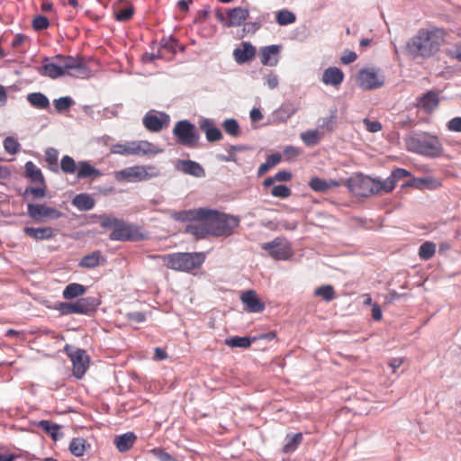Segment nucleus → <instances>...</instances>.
Masks as SVG:
<instances>
[{
    "label": "nucleus",
    "mask_w": 461,
    "mask_h": 461,
    "mask_svg": "<svg viewBox=\"0 0 461 461\" xmlns=\"http://www.w3.org/2000/svg\"><path fill=\"white\" fill-rule=\"evenodd\" d=\"M177 220H206L209 232L215 237H229L240 224L237 216L221 213L216 210L198 208L178 213Z\"/></svg>",
    "instance_id": "1"
},
{
    "label": "nucleus",
    "mask_w": 461,
    "mask_h": 461,
    "mask_svg": "<svg viewBox=\"0 0 461 461\" xmlns=\"http://www.w3.org/2000/svg\"><path fill=\"white\" fill-rule=\"evenodd\" d=\"M38 72L44 77L56 79L63 76L86 77L90 74L84 59L79 57L56 55L43 59V65L38 68Z\"/></svg>",
    "instance_id": "2"
},
{
    "label": "nucleus",
    "mask_w": 461,
    "mask_h": 461,
    "mask_svg": "<svg viewBox=\"0 0 461 461\" xmlns=\"http://www.w3.org/2000/svg\"><path fill=\"white\" fill-rule=\"evenodd\" d=\"M444 36V31L436 27L420 29L407 42L406 50L413 58H430L439 50Z\"/></svg>",
    "instance_id": "3"
},
{
    "label": "nucleus",
    "mask_w": 461,
    "mask_h": 461,
    "mask_svg": "<svg viewBox=\"0 0 461 461\" xmlns=\"http://www.w3.org/2000/svg\"><path fill=\"white\" fill-rule=\"evenodd\" d=\"M407 150L435 158L443 155V146L437 136L427 132H411L404 138Z\"/></svg>",
    "instance_id": "4"
},
{
    "label": "nucleus",
    "mask_w": 461,
    "mask_h": 461,
    "mask_svg": "<svg viewBox=\"0 0 461 461\" xmlns=\"http://www.w3.org/2000/svg\"><path fill=\"white\" fill-rule=\"evenodd\" d=\"M152 258H159L167 268L189 272L194 269L199 268L205 260V256L202 252H177L166 255H154Z\"/></svg>",
    "instance_id": "5"
},
{
    "label": "nucleus",
    "mask_w": 461,
    "mask_h": 461,
    "mask_svg": "<svg viewBox=\"0 0 461 461\" xmlns=\"http://www.w3.org/2000/svg\"><path fill=\"white\" fill-rule=\"evenodd\" d=\"M348 189L357 196L367 197L384 192L383 182L362 174L350 176L347 182Z\"/></svg>",
    "instance_id": "6"
},
{
    "label": "nucleus",
    "mask_w": 461,
    "mask_h": 461,
    "mask_svg": "<svg viewBox=\"0 0 461 461\" xmlns=\"http://www.w3.org/2000/svg\"><path fill=\"white\" fill-rule=\"evenodd\" d=\"M176 143L185 147L194 148L197 146L200 136L195 128L188 120L178 121L172 131Z\"/></svg>",
    "instance_id": "7"
},
{
    "label": "nucleus",
    "mask_w": 461,
    "mask_h": 461,
    "mask_svg": "<svg viewBox=\"0 0 461 461\" xmlns=\"http://www.w3.org/2000/svg\"><path fill=\"white\" fill-rule=\"evenodd\" d=\"M385 77L380 69L366 68L358 72L357 82L364 90L380 88L384 85Z\"/></svg>",
    "instance_id": "8"
},
{
    "label": "nucleus",
    "mask_w": 461,
    "mask_h": 461,
    "mask_svg": "<svg viewBox=\"0 0 461 461\" xmlns=\"http://www.w3.org/2000/svg\"><path fill=\"white\" fill-rule=\"evenodd\" d=\"M98 301L94 297H83L75 303H60L58 310L64 315L72 313L88 314L95 310Z\"/></svg>",
    "instance_id": "9"
},
{
    "label": "nucleus",
    "mask_w": 461,
    "mask_h": 461,
    "mask_svg": "<svg viewBox=\"0 0 461 461\" xmlns=\"http://www.w3.org/2000/svg\"><path fill=\"white\" fill-rule=\"evenodd\" d=\"M64 351L68 354L72 361L74 376H76L77 379H81L88 368V355L84 349L75 348L68 344L64 347Z\"/></svg>",
    "instance_id": "10"
},
{
    "label": "nucleus",
    "mask_w": 461,
    "mask_h": 461,
    "mask_svg": "<svg viewBox=\"0 0 461 461\" xmlns=\"http://www.w3.org/2000/svg\"><path fill=\"white\" fill-rule=\"evenodd\" d=\"M148 169L154 170L152 167L134 166L124 168L114 173L117 181L140 182L151 178L156 174L148 172Z\"/></svg>",
    "instance_id": "11"
},
{
    "label": "nucleus",
    "mask_w": 461,
    "mask_h": 461,
    "mask_svg": "<svg viewBox=\"0 0 461 461\" xmlns=\"http://www.w3.org/2000/svg\"><path fill=\"white\" fill-rule=\"evenodd\" d=\"M27 214L37 222L44 221L46 219H59L62 215L61 212L55 208L38 203H29Z\"/></svg>",
    "instance_id": "12"
},
{
    "label": "nucleus",
    "mask_w": 461,
    "mask_h": 461,
    "mask_svg": "<svg viewBox=\"0 0 461 461\" xmlns=\"http://www.w3.org/2000/svg\"><path fill=\"white\" fill-rule=\"evenodd\" d=\"M138 232L131 224L120 220L109 238L112 240L134 241L138 240Z\"/></svg>",
    "instance_id": "13"
},
{
    "label": "nucleus",
    "mask_w": 461,
    "mask_h": 461,
    "mask_svg": "<svg viewBox=\"0 0 461 461\" xmlns=\"http://www.w3.org/2000/svg\"><path fill=\"white\" fill-rule=\"evenodd\" d=\"M145 128L151 132H158L169 123V115L160 113L159 115L153 112L147 113L142 120Z\"/></svg>",
    "instance_id": "14"
},
{
    "label": "nucleus",
    "mask_w": 461,
    "mask_h": 461,
    "mask_svg": "<svg viewBox=\"0 0 461 461\" xmlns=\"http://www.w3.org/2000/svg\"><path fill=\"white\" fill-rule=\"evenodd\" d=\"M439 104L438 93L429 90L417 98L415 106L426 113H432L438 107Z\"/></svg>",
    "instance_id": "15"
},
{
    "label": "nucleus",
    "mask_w": 461,
    "mask_h": 461,
    "mask_svg": "<svg viewBox=\"0 0 461 461\" xmlns=\"http://www.w3.org/2000/svg\"><path fill=\"white\" fill-rule=\"evenodd\" d=\"M262 249L268 251L269 255L277 260H284L290 257L291 251L287 245L284 244L278 238L271 242L261 245Z\"/></svg>",
    "instance_id": "16"
},
{
    "label": "nucleus",
    "mask_w": 461,
    "mask_h": 461,
    "mask_svg": "<svg viewBox=\"0 0 461 461\" xmlns=\"http://www.w3.org/2000/svg\"><path fill=\"white\" fill-rule=\"evenodd\" d=\"M281 46L270 45L260 50L261 63L265 66L274 67L278 63Z\"/></svg>",
    "instance_id": "17"
},
{
    "label": "nucleus",
    "mask_w": 461,
    "mask_h": 461,
    "mask_svg": "<svg viewBox=\"0 0 461 461\" xmlns=\"http://www.w3.org/2000/svg\"><path fill=\"white\" fill-rule=\"evenodd\" d=\"M176 168L194 177H203L205 176L203 167L199 163L193 160H179Z\"/></svg>",
    "instance_id": "18"
},
{
    "label": "nucleus",
    "mask_w": 461,
    "mask_h": 461,
    "mask_svg": "<svg viewBox=\"0 0 461 461\" xmlns=\"http://www.w3.org/2000/svg\"><path fill=\"white\" fill-rule=\"evenodd\" d=\"M241 301L246 305V310L249 312H260L265 306L257 296L253 290L246 291L241 295Z\"/></svg>",
    "instance_id": "19"
},
{
    "label": "nucleus",
    "mask_w": 461,
    "mask_h": 461,
    "mask_svg": "<svg viewBox=\"0 0 461 461\" xmlns=\"http://www.w3.org/2000/svg\"><path fill=\"white\" fill-rule=\"evenodd\" d=\"M256 48L249 42H242L240 48H237L233 51L235 60L239 64H243L254 58Z\"/></svg>",
    "instance_id": "20"
},
{
    "label": "nucleus",
    "mask_w": 461,
    "mask_h": 461,
    "mask_svg": "<svg viewBox=\"0 0 461 461\" xmlns=\"http://www.w3.org/2000/svg\"><path fill=\"white\" fill-rule=\"evenodd\" d=\"M249 12L246 8L236 7L227 12L228 20L225 22L227 27L240 26L248 17Z\"/></svg>",
    "instance_id": "21"
},
{
    "label": "nucleus",
    "mask_w": 461,
    "mask_h": 461,
    "mask_svg": "<svg viewBox=\"0 0 461 461\" xmlns=\"http://www.w3.org/2000/svg\"><path fill=\"white\" fill-rule=\"evenodd\" d=\"M184 221H194L186 225L185 232L197 238H203L205 235L210 234L206 220H185Z\"/></svg>",
    "instance_id": "22"
},
{
    "label": "nucleus",
    "mask_w": 461,
    "mask_h": 461,
    "mask_svg": "<svg viewBox=\"0 0 461 461\" xmlns=\"http://www.w3.org/2000/svg\"><path fill=\"white\" fill-rule=\"evenodd\" d=\"M23 232L35 240H50L55 236V230L51 227H25Z\"/></svg>",
    "instance_id": "23"
},
{
    "label": "nucleus",
    "mask_w": 461,
    "mask_h": 461,
    "mask_svg": "<svg viewBox=\"0 0 461 461\" xmlns=\"http://www.w3.org/2000/svg\"><path fill=\"white\" fill-rule=\"evenodd\" d=\"M200 129L205 133L206 139L210 142L217 141L222 139L221 131L214 126L209 119H203L200 122Z\"/></svg>",
    "instance_id": "24"
},
{
    "label": "nucleus",
    "mask_w": 461,
    "mask_h": 461,
    "mask_svg": "<svg viewBox=\"0 0 461 461\" xmlns=\"http://www.w3.org/2000/svg\"><path fill=\"white\" fill-rule=\"evenodd\" d=\"M410 175L411 173L404 168L394 169L390 176H388L384 181H382L384 185V192L390 193L395 187L396 183L400 179L407 177Z\"/></svg>",
    "instance_id": "25"
},
{
    "label": "nucleus",
    "mask_w": 461,
    "mask_h": 461,
    "mask_svg": "<svg viewBox=\"0 0 461 461\" xmlns=\"http://www.w3.org/2000/svg\"><path fill=\"white\" fill-rule=\"evenodd\" d=\"M343 79V72L335 67L327 68L322 74V82L327 86H337L341 84Z\"/></svg>",
    "instance_id": "26"
},
{
    "label": "nucleus",
    "mask_w": 461,
    "mask_h": 461,
    "mask_svg": "<svg viewBox=\"0 0 461 461\" xmlns=\"http://www.w3.org/2000/svg\"><path fill=\"white\" fill-rule=\"evenodd\" d=\"M317 124V130H319L321 135L333 131L337 125L336 110L331 111L329 117L320 118Z\"/></svg>",
    "instance_id": "27"
},
{
    "label": "nucleus",
    "mask_w": 461,
    "mask_h": 461,
    "mask_svg": "<svg viewBox=\"0 0 461 461\" xmlns=\"http://www.w3.org/2000/svg\"><path fill=\"white\" fill-rule=\"evenodd\" d=\"M72 204L80 211H89L94 208L95 200L88 194H78L73 198Z\"/></svg>",
    "instance_id": "28"
},
{
    "label": "nucleus",
    "mask_w": 461,
    "mask_h": 461,
    "mask_svg": "<svg viewBox=\"0 0 461 461\" xmlns=\"http://www.w3.org/2000/svg\"><path fill=\"white\" fill-rule=\"evenodd\" d=\"M136 439L135 434H121L114 438V444L120 452H126L131 448Z\"/></svg>",
    "instance_id": "29"
},
{
    "label": "nucleus",
    "mask_w": 461,
    "mask_h": 461,
    "mask_svg": "<svg viewBox=\"0 0 461 461\" xmlns=\"http://www.w3.org/2000/svg\"><path fill=\"white\" fill-rule=\"evenodd\" d=\"M133 155L157 154L159 152L156 147L146 140L131 141Z\"/></svg>",
    "instance_id": "30"
},
{
    "label": "nucleus",
    "mask_w": 461,
    "mask_h": 461,
    "mask_svg": "<svg viewBox=\"0 0 461 461\" xmlns=\"http://www.w3.org/2000/svg\"><path fill=\"white\" fill-rule=\"evenodd\" d=\"M101 176V172L90 165L87 161H79L77 164V177L87 178V177H98Z\"/></svg>",
    "instance_id": "31"
},
{
    "label": "nucleus",
    "mask_w": 461,
    "mask_h": 461,
    "mask_svg": "<svg viewBox=\"0 0 461 461\" xmlns=\"http://www.w3.org/2000/svg\"><path fill=\"white\" fill-rule=\"evenodd\" d=\"M339 184L336 180L326 181L319 177H313L309 182V186L316 192H326L327 190L339 186Z\"/></svg>",
    "instance_id": "32"
},
{
    "label": "nucleus",
    "mask_w": 461,
    "mask_h": 461,
    "mask_svg": "<svg viewBox=\"0 0 461 461\" xmlns=\"http://www.w3.org/2000/svg\"><path fill=\"white\" fill-rule=\"evenodd\" d=\"M27 101L37 109H47L50 106L49 98L41 92L30 93L27 95Z\"/></svg>",
    "instance_id": "33"
},
{
    "label": "nucleus",
    "mask_w": 461,
    "mask_h": 461,
    "mask_svg": "<svg viewBox=\"0 0 461 461\" xmlns=\"http://www.w3.org/2000/svg\"><path fill=\"white\" fill-rule=\"evenodd\" d=\"M102 254L100 251H94L83 257L79 262V266L86 268H94L100 265Z\"/></svg>",
    "instance_id": "34"
},
{
    "label": "nucleus",
    "mask_w": 461,
    "mask_h": 461,
    "mask_svg": "<svg viewBox=\"0 0 461 461\" xmlns=\"http://www.w3.org/2000/svg\"><path fill=\"white\" fill-rule=\"evenodd\" d=\"M25 173L28 177L31 178L32 182L35 183H44V177L42 176V173L39 167H36V165L32 162L28 161L25 164Z\"/></svg>",
    "instance_id": "35"
},
{
    "label": "nucleus",
    "mask_w": 461,
    "mask_h": 461,
    "mask_svg": "<svg viewBox=\"0 0 461 461\" xmlns=\"http://www.w3.org/2000/svg\"><path fill=\"white\" fill-rule=\"evenodd\" d=\"M321 136L322 135L317 129L306 131L302 132L300 135L303 143L308 147L317 145L320 142Z\"/></svg>",
    "instance_id": "36"
},
{
    "label": "nucleus",
    "mask_w": 461,
    "mask_h": 461,
    "mask_svg": "<svg viewBox=\"0 0 461 461\" xmlns=\"http://www.w3.org/2000/svg\"><path fill=\"white\" fill-rule=\"evenodd\" d=\"M86 287L77 283H71L66 286L63 291V297L65 299H73L75 297L84 294Z\"/></svg>",
    "instance_id": "37"
},
{
    "label": "nucleus",
    "mask_w": 461,
    "mask_h": 461,
    "mask_svg": "<svg viewBox=\"0 0 461 461\" xmlns=\"http://www.w3.org/2000/svg\"><path fill=\"white\" fill-rule=\"evenodd\" d=\"M281 161V155L279 153H274L267 157L265 163H262L258 169V176L265 175L271 167H275Z\"/></svg>",
    "instance_id": "38"
},
{
    "label": "nucleus",
    "mask_w": 461,
    "mask_h": 461,
    "mask_svg": "<svg viewBox=\"0 0 461 461\" xmlns=\"http://www.w3.org/2000/svg\"><path fill=\"white\" fill-rule=\"evenodd\" d=\"M295 20V14L287 9L278 11L276 15V21L280 26H285L294 23Z\"/></svg>",
    "instance_id": "39"
},
{
    "label": "nucleus",
    "mask_w": 461,
    "mask_h": 461,
    "mask_svg": "<svg viewBox=\"0 0 461 461\" xmlns=\"http://www.w3.org/2000/svg\"><path fill=\"white\" fill-rule=\"evenodd\" d=\"M256 340V338L250 339L249 337H232L225 340V344L231 348H248L251 345V341Z\"/></svg>",
    "instance_id": "40"
},
{
    "label": "nucleus",
    "mask_w": 461,
    "mask_h": 461,
    "mask_svg": "<svg viewBox=\"0 0 461 461\" xmlns=\"http://www.w3.org/2000/svg\"><path fill=\"white\" fill-rule=\"evenodd\" d=\"M222 127L226 133L232 137H238L240 134V125L235 119H227L222 122Z\"/></svg>",
    "instance_id": "41"
},
{
    "label": "nucleus",
    "mask_w": 461,
    "mask_h": 461,
    "mask_svg": "<svg viewBox=\"0 0 461 461\" xmlns=\"http://www.w3.org/2000/svg\"><path fill=\"white\" fill-rule=\"evenodd\" d=\"M69 450L76 456H81L86 451V440L82 438H73L69 445Z\"/></svg>",
    "instance_id": "42"
},
{
    "label": "nucleus",
    "mask_w": 461,
    "mask_h": 461,
    "mask_svg": "<svg viewBox=\"0 0 461 461\" xmlns=\"http://www.w3.org/2000/svg\"><path fill=\"white\" fill-rule=\"evenodd\" d=\"M436 246L433 242L426 241L420 245L419 249V256L424 260H428L435 254Z\"/></svg>",
    "instance_id": "43"
},
{
    "label": "nucleus",
    "mask_w": 461,
    "mask_h": 461,
    "mask_svg": "<svg viewBox=\"0 0 461 461\" xmlns=\"http://www.w3.org/2000/svg\"><path fill=\"white\" fill-rule=\"evenodd\" d=\"M5 150L11 154H17L21 149V144L11 136L6 137L3 141Z\"/></svg>",
    "instance_id": "44"
},
{
    "label": "nucleus",
    "mask_w": 461,
    "mask_h": 461,
    "mask_svg": "<svg viewBox=\"0 0 461 461\" xmlns=\"http://www.w3.org/2000/svg\"><path fill=\"white\" fill-rule=\"evenodd\" d=\"M297 112V108L293 104H283L276 112L281 120L285 121Z\"/></svg>",
    "instance_id": "45"
},
{
    "label": "nucleus",
    "mask_w": 461,
    "mask_h": 461,
    "mask_svg": "<svg viewBox=\"0 0 461 461\" xmlns=\"http://www.w3.org/2000/svg\"><path fill=\"white\" fill-rule=\"evenodd\" d=\"M303 434H294L293 437L287 439V442L285 444L283 447V451L285 453H292L294 452L298 446L302 443Z\"/></svg>",
    "instance_id": "46"
},
{
    "label": "nucleus",
    "mask_w": 461,
    "mask_h": 461,
    "mask_svg": "<svg viewBox=\"0 0 461 461\" xmlns=\"http://www.w3.org/2000/svg\"><path fill=\"white\" fill-rule=\"evenodd\" d=\"M410 185L414 186L419 189L429 188L432 189L437 186L434 179L427 177V178H414L411 182Z\"/></svg>",
    "instance_id": "47"
},
{
    "label": "nucleus",
    "mask_w": 461,
    "mask_h": 461,
    "mask_svg": "<svg viewBox=\"0 0 461 461\" xmlns=\"http://www.w3.org/2000/svg\"><path fill=\"white\" fill-rule=\"evenodd\" d=\"M60 168L66 174H73L77 169V165L73 158L66 155L60 160Z\"/></svg>",
    "instance_id": "48"
},
{
    "label": "nucleus",
    "mask_w": 461,
    "mask_h": 461,
    "mask_svg": "<svg viewBox=\"0 0 461 461\" xmlns=\"http://www.w3.org/2000/svg\"><path fill=\"white\" fill-rule=\"evenodd\" d=\"M111 153L119 155H133L131 142L113 145L111 147Z\"/></svg>",
    "instance_id": "49"
},
{
    "label": "nucleus",
    "mask_w": 461,
    "mask_h": 461,
    "mask_svg": "<svg viewBox=\"0 0 461 461\" xmlns=\"http://www.w3.org/2000/svg\"><path fill=\"white\" fill-rule=\"evenodd\" d=\"M315 295L321 296L329 302L334 298V289L331 285H323L315 290Z\"/></svg>",
    "instance_id": "50"
},
{
    "label": "nucleus",
    "mask_w": 461,
    "mask_h": 461,
    "mask_svg": "<svg viewBox=\"0 0 461 461\" xmlns=\"http://www.w3.org/2000/svg\"><path fill=\"white\" fill-rule=\"evenodd\" d=\"M73 104V100L69 96L60 97L54 100V106L58 112L68 110Z\"/></svg>",
    "instance_id": "51"
},
{
    "label": "nucleus",
    "mask_w": 461,
    "mask_h": 461,
    "mask_svg": "<svg viewBox=\"0 0 461 461\" xmlns=\"http://www.w3.org/2000/svg\"><path fill=\"white\" fill-rule=\"evenodd\" d=\"M134 13V8L132 5H129L124 9L119 10L115 13V18L119 22H126L129 21Z\"/></svg>",
    "instance_id": "52"
},
{
    "label": "nucleus",
    "mask_w": 461,
    "mask_h": 461,
    "mask_svg": "<svg viewBox=\"0 0 461 461\" xmlns=\"http://www.w3.org/2000/svg\"><path fill=\"white\" fill-rule=\"evenodd\" d=\"M34 424L37 428L44 430L45 432H58L60 429L59 425L50 420H40Z\"/></svg>",
    "instance_id": "53"
},
{
    "label": "nucleus",
    "mask_w": 461,
    "mask_h": 461,
    "mask_svg": "<svg viewBox=\"0 0 461 461\" xmlns=\"http://www.w3.org/2000/svg\"><path fill=\"white\" fill-rule=\"evenodd\" d=\"M271 194L275 197L286 198L291 195V189L284 185H276L272 188Z\"/></svg>",
    "instance_id": "54"
},
{
    "label": "nucleus",
    "mask_w": 461,
    "mask_h": 461,
    "mask_svg": "<svg viewBox=\"0 0 461 461\" xmlns=\"http://www.w3.org/2000/svg\"><path fill=\"white\" fill-rule=\"evenodd\" d=\"M50 25V22L47 17L43 15H37L32 20V28L35 31H41L47 29Z\"/></svg>",
    "instance_id": "55"
},
{
    "label": "nucleus",
    "mask_w": 461,
    "mask_h": 461,
    "mask_svg": "<svg viewBox=\"0 0 461 461\" xmlns=\"http://www.w3.org/2000/svg\"><path fill=\"white\" fill-rule=\"evenodd\" d=\"M363 123L366 130L371 133L378 132L382 130V124L377 121H371L367 118L363 119Z\"/></svg>",
    "instance_id": "56"
},
{
    "label": "nucleus",
    "mask_w": 461,
    "mask_h": 461,
    "mask_svg": "<svg viewBox=\"0 0 461 461\" xmlns=\"http://www.w3.org/2000/svg\"><path fill=\"white\" fill-rule=\"evenodd\" d=\"M120 219L108 217V216H102L100 221L101 227L104 229H111L112 231L114 230L115 226L119 222Z\"/></svg>",
    "instance_id": "57"
},
{
    "label": "nucleus",
    "mask_w": 461,
    "mask_h": 461,
    "mask_svg": "<svg viewBox=\"0 0 461 461\" xmlns=\"http://www.w3.org/2000/svg\"><path fill=\"white\" fill-rule=\"evenodd\" d=\"M128 321L135 323H141L146 321V316L141 312H132L126 314Z\"/></svg>",
    "instance_id": "58"
},
{
    "label": "nucleus",
    "mask_w": 461,
    "mask_h": 461,
    "mask_svg": "<svg viewBox=\"0 0 461 461\" xmlns=\"http://www.w3.org/2000/svg\"><path fill=\"white\" fill-rule=\"evenodd\" d=\"M447 127L450 131L461 132V117H455L448 121Z\"/></svg>",
    "instance_id": "59"
},
{
    "label": "nucleus",
    "mask_w": 461,
    "mask_h": 461,
    "mask_svg": "<svg viewBox=\"0 0 461 461\" xmlns=\"http://www.w3.org/2000/svg\"><path fill=\"white\" fill-rule=\"evenodd\" d=\"M267 85L269 89H275L278 86V77L274 73H269L266 76Z\"/></svg>",
    "instance_id": "60"
},
{
    "label": "nucleus",
    "mask_w": 461,
    "mask_h": 461,
    "mask_svg": "<svg viewBox=\"0 0 461 461\" xmlns=\"http://www.w3.org/2000/svg\"><path fill=\"white\" fill-rule=\"evenodd\" d=\"M278 226L287 230H294L298 227L297 221L282 220L278 221Z\"/></svg>",
    "instance_id": "61"
},
{
    "label": "nucleus",
    "mask_w": 461,
    "mask_h": 461,
    "mask_svg": "<svg viewBox=\"0 0 461 461\" xmlns=\"http://www.w3.org/2000/svg\"><path fill=\"white\" fill-rule=\"evenodd\" d=\"M357 56L354 51L346 50L341 56L340 60L343 64H350L357 59Z\"/></svg>",
    "instance_id": "62"
},
{
    "label": "nucleus",
    "mask_w": 461,
    "mask_h": 461,
    "mask_svg": "<svg viewBox=\"0 0 461 461\" xmlns=\"http://www.w3.org/2000/svg\"><path fill=\"white\" fill-rule=\"evenodd\" d=\"M46 160L50 164H56L58 161V151L53 148H49L46 150Z\"/></svg>",
    "instance_id": "63"
},
{
    "label": "nucleus",
    "mask_w": 461,
    "mask_h": 461,
    "mask_svg": "<svg viewBox=\"0 0 461 461\" xmlns=\"http://www.w3.org/2000/svg\"><path fill=\"white\" fill-rule=\"evenodd\" d=\"M275 179L277 181V182H288L292 179V174L288 171H278L276 175H275Z\"/></svg>",
    "instance_id": "64"
}]
</instances>
